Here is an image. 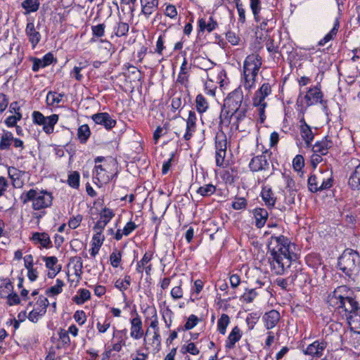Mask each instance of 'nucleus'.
<instances>
[{
	"label": "nucleus",
	"mask_w": 360,
	"mask_h": 360,
	"mask_svg": "<svg viewBox=\"0 0 360 360\" xmlns=\"http://www.w3.org/2000/svg\"><path fill=\"white\" fill-rule=\"evenodd\" d=\"M307 264L312 269L317 270L322 265V258L319 254L311 253L306 256Z\"/></svg>",
	"instance_id": "nucleus-27"
},
{
	"label": "nucleus",
	"mask_w": 360,
	"mask_h": 360,
	"mask_svg": "<svg viewBox=\"0 0 360 360\" xmlns=\"http://www.w3.org/2000/svg\"><path fill=\"white\" fill-rule=\"evenodd\" d=\"M153 255V254L151 252H146L144 254L142 259L137 262L136 270L138 273H143L145 266L150 264V262L152 260Z\"/></svg>",
	"instance_id": "nucleus-33"
},
{
	"label": "nucleus",
	"mask_w": 360,
	"mask_h": 360,
	"mask_svg": "<svg viewBox=\"0 0 360 360\" xmlns=\"http://www.w3.org/2000/svg\"><path fill=\"white\" fill-rule=\"evenodd\" d=\"M253 214L255 219V226L258 229L262 228L268 219V212L264 208L257 207L254 210Z\"/></svg>",
	"instance_id": "nucleus-22"
},
{
	"label": "nucleus",
	"mask_w": 360,
	"mask_h": 360,
	"mask_svg": "<svg viewBox=\"0 0 360 360\" xmlns=\"http://www.w3.org/2000/svg\"><path fill=\"white\" fill-rule=\"evenodd\" d=\"M32 116L34 124L38 125L44 124V122L47 120V117H45L39 111H34Z\"/></svg>",
	"instance_id": "nucleus-56"
},
{
	"label": "nucleus",
	"mask_w": 360,
	"mask_h": 360,
	"mask_svg": "<svg viewBox=\"0 0 360 360\" xmlns=\"http://www.w3.org/2000/svg\"><path fill=\"white\" fill-rule=\"evenodd\" d=\"M327 302L335 311L346 318L349 326L355 321L360 323L359 304L353 297V292L347 286L336 288L328 295Z\"/></svg>",
	"instance_id": "nucleus-1"
},
{
	"label": "nucleus",
	"mask_w": 360,
	"mask_h": 360,
	"mask_svg": "<svg viewBox=\"0 0 360 360\" xmlns=\"http://www.w3.org/2000/svg\"><path fill=\"white\" fill-rule=\"evenodd\" d=\"M244 96L243 92L240 86L236 88L230 92L224 100V104L221 107L220 115H226V116L231 112L243 108Z\"/></svg>",
	"instance_id": "nucleus-5"
},
{
	"label": "nucleus",
	"mask_w": 360,
	"mask_h": 360,
	"mask_svg": "<svg viewBox=\"0 0 360 360\" xmlns=\"http://www.w3.org/2000/svg\"><path fill=\"white\" fill-rule=\"evenodd\" d=\"M2 283L0 285V297L5 298L8 296L9 292L13 291V285L12 283L7 278L1 280Z\"/></svg>",
	"instance_id": "nucleus-40"
},
{
	"label": "nucleus",
	"mask_w": 360,
	"mask_h": 360,
	"mask_svg": "<svg viewBox=\"0 0 360 360\" xmlns=\"http://www.w3.org/2000/svg\"><path fill=\"white\" fill-rule=\"evenodd\" d=\"M304 166V160L303 156L302 155H297L292 160L293 169L297 172H300L302 170Z\"/></svg>",
	"instance_id": "nucleus-49"
},
{
	"label": "nucleus",
	"mask_w": 360,
	"mask_h": 360,
	"mask_svg": "<svg viewBox=\"0 0 360 360\" xmlns=\"http://www.w3.org/2000/svg\"><path fill=\"white\" fill-rule=\"evenodd\" d=\"M271 153L266 150L262 155L252 158L249 163V167L252 172L265 171L269 169V164L267 155L269 157Z\"/></svg>",
	"instance_id": "nucleus-9"
},
{
	"label": "nucleus",
	"mask_w": 360,
	"mask_h": 360,
	"mask_svg": "<svg viewBox=\"0 0 360 360\" xmlns=\"http://www.w3.org/2000/svg\"><path fill=\"white\" fill-rule=\"evenodd\" d=\"M6 298L8 300L7 303L9 306L19 304L20 303V299L18 295L15 292L12 291L11 293H8V296H6Z\"/></svg>",
	"instance_id": "nucleus-62"
},
{
	"label": "nucleus",
	"mask_w": 360,
	"mask_h": 360,
	"mask_svg": "<svg viewBox=\"0 0 360 360\" xmlns=\"http://www.w3.org/2000/svg\"><path fill=\"white\" fill-rule=\"evenodd\" d=\"M323 94L319 85L310 88L304 96L307 105L310 106L323 101Z\"/></svg>",
	"instance_id": "nucleus-13"
},
{
	"label": "nucleus",
	"mask_w": 360,
	"mask_h": 360,
	"mask_svg": "<svg viewBox=\"0 0 360 360\" xmlns=\"http://www.w3.org/2000/svg\"><path fill=\"white\" fill-rule=\"evenodd\" d=\"M234 169H231V171L226 170L224 172L221 177L226 183L233 184L235 181L236 175H234Z\"/></svg>",
	"instance_id": "nucleus-64"
},
{
	"label": "nucleus",
	"mask_w": 360,
	"mask_h": 360,
	"mask_svg": "<svg viewBox=\"0 0 360 360\" xmlns=\"http://www.w3.org/2000/svg\"><path fill=\"white\" fill-rule=\"evenodd\" d=\"M74 260H76V264L74 266L75 274L76 276L80 278L82 274L83 269V263L82 258L80 257H75L71 259L72 262H73Z\"/></svg>",
	"instance_id": "nucleus-54"
},
{
	"label": "nucleus",
	"mask_w": 360,
	"mask_h": 360,
	"mask_svg": "<svg viewBox=\"0 0 360 360\" xmlns=\"http://www.w3.org/2000/svg\"><path fill=\"white\" fill-rule=\"evenodd\" d=\"M321 176H317L316 174H311L308 178L307 185L309 191L311 193H317L320 191V188L319 186V183L321 181L320 180Z\"/></svg>",
	"instance_id": "nucleus-35"
},
{
	"label": "nucleus",
	"mask_w": 360,
	"mask_h": 360,
	"mask_svg": "<svg viewBox=\"0 0 360 360\" xmlns=\"http://www.w3.org/2000/svg\"><path fill=\"white\" fill-rule=\"evenodd\" d=\"M104 171V169L103 168L102 165H96L93 171L94 175H96L94 178H96L98 181H109L110 179H112L114 176H116V174L115 175H112L110 177L107 176L106 178L104 177L103 175H102V172Z\"/></svg>",
	"instance_id": "nucleus-44"
},
{
	"label": "nucleus",
	"mask_w": 360,
	"mask_h": 360,
	"mask_svg": "<svg viewBox=\"0 0 360 360\" xmlns=\"http://www.w3.org/2000/svg\"><path fill=\"white\" fill-rule=\"evenodd\" d=\"M196 120L195 112L193 110H190L188 117L186 120V127L188 128V130H191L195 127Z\"/></svg>",
	"instance_id": "nucleus-60"
},
{
	"label": "nucleus",
	"mask_w": 360,
	"mask_h": 360,
	"mask_svg": "<svg viewBox=\"0 0 360 360\" xmlns=\"http://www.w3.org/2000/svg\"><path fill=\"white\" fill-rule=\"evenodd\" d=\"M93 121L100 125H103L107 130L112 129L117 122L108 112H98L91 116Z\"/></svg>",
	"instance_id": "nucleus-11"
},
{
	"label": "nucleus",
	"mask_w": 360,
	"mask_h": 360,
	"mask_svg": "<svg viewBox=\"0 0 360 360\" xmlns=\"http://www.w3.org/2000/svg\"><path fill=\"white\" fill-rule=\"evenodd\" d=\"M271 94V88L269 83H264L260 88L255 92L253 97V102H257V104L264 102V99Z\"/></svg>",
	"instance_id": "nucleus-19"
},
{
	"label": "nucleus",
	"mask_w": 360,
	"mask_h": 360,
	"mask_svg": "<svg viewBox=\"0 0 360 360\" xmlns=\"http://www.w3.org/2000/svg\"><path fill=\"white\" fill-rule=\"evenodd\" d=\"M199 319L197 316L191 314L184 325V330H188L193 328L198 323Z\"/></svg>",
	"instance_id": "nucleus-59"
},
{
	"label": "nucleus",
	"mask_w": 360,
	"mask_h": 360,
	"mask_svg": "<svg viewBox=\"0 0 360 360\" xmlns=\"http://www.w3.org/2000/svg\"><path fill=\"white\" fill-rule=\"evenodd\" d=\"M333 146V143L328 136H325L321 141H316L312 146L314 153H319L321 155H326L328 150Z\"/></svg>",
	"instance_id": "nucleus-17"
},
{
	"label": "nucleus",
	"mask_w": 360,
	"mask_h": 360,
	"mask_svg": "<svg viewBox=\"0 0 360 360\" xmlns=\"http://www.w3.org/2000/svg\"><path fill=\"white\" fill-rule=\"evenodd\" d=\"M39 6L40 2L39 0H25L21 4V6L25 10L26 14L36 12L39 9Z\"/></svg>",
	"instance_id": "nucleus-32"
},
{
	"label": "nucleus",
	"mask_w": 360,
	"mask_h": 360,
	"mask_svg": "<svg viewBox=\"0 0 360 360\" xmlns=\"http://www.w3.org/2000/svg\"><path fill=\"white\" fill-rule=\"evenodd\" d=\"M294 245L287 237L283 235L279 236H271L267 244V252L269 255H273V252H276V254L278 256L290 257V256L297 255L292 252L291 249V247Z\"/></svg>",
	"instance_id": "nucleus-4"
},
{
	"label": "nucleus",
	"mask_w": 360,
	"mask_h": 360,
	"mask_svg": "<svg viewBox=\"0 0 360 360\" xmlns=\"http://www.w3.org/2000/svg\"><path fill=\"white\" fill-rule=\"evenodd\" d=\"M236 6L238 13V20L239 22L244 23L245 21V11L243 8V5L240 0H235Z\"/></svg>",
	"instance_id": "nucleus-58"
},
{
	"label": "nucleus",
	"mask_w": 360,
	"mask_h": 360,
	"mask_svg": "<svg viewBox=\"0 0 360 360\" xmlns=\"http://www.w3.org/2000/svg\"><path fill=\"white\" fill-rule=\"evenodd\" d=\"M195 103L196 110L200 114L205 112L208 109V103L205 96L200 94L196 96Z\"/></svg>",
	"instance_id": "nucleus-37"
},
{
	"label": "nucleus",
	"mask_w": 360,
	"mask_h": 360,
	"mask_svg": "<svg viewBox=\"0 0 360 360\" xmlns=\"http://www.w3.org/2000/svg\"><path fill=\"white\" fill-rule=\"evenodd\" d=\"M348 185L352 190H360V164L349 176Z\"/></svg>",
	"instance_id": "nucleus-26"
},
{
	"label": "nucleus",
	"mask_w": 360,
	"mask_h": 360,
	"mask_svg": "<svg viewBox=\"0 0 360 360\" xmlns=\"http://www.w3.org/2000/svg\"><path fill=\"white\" fill-rule=\"evenodd\" d=\"M243 76H244V79H245V82H244L245 88L246 89H252L255 84V78L257 76H253L252 75H251V73H249V72H246V74H245L243 72Z\"/></svg>",
	"instance_id": "nucleus-53"
},
{
	"label": "nucleus",
	"mask_w": 360,
	"mask_h": 360,
	"mask_svg": "<svg viewBox=\"0 0 360 360\" xmlns=\"http://www.w3.org/2000/svg\"><path fill=\"white\" fill-rule=\"evenodd\" d=\"M216 191V186L212 184H208L202 186H200L196 191L198 194L202 197H209Z\"/></svg>",
	"instance_id": "nucleus-41"
},
{
	"label": "nucleus",
	"mask_w": 360,
	"mask_h": 360,
	"mask_svg": "<svg viewBox=\"0 0 360 360\" xmlns=\"http://www.w3.org/2000/svg\"><path fill=\"white\" fill-rule=\"evenodd\" d=\"M340 28V22L338 18L335 19L333 27L331 30L325 35V37L321 39L319 42V46H324L326 43L333 39L337 35L338 31Z\"/></svg>",
	"instance_id": "nucleus-30"
},
{
	"label": "nucleus",
	"mask_w": 360,
	"mask_h": 360,
	"mask_svg": "<svg viewBox=\"0 0 360 360\" xmlns=\"http://www.w3.org/2000/svg\"><path fill=\"white\" fill-rule=\"evenodd\" d=\"M104 240V237L101 238V233L97 232L93 236L92 238V248L90 249V255L92 257H96L98 253L100 248L102 246Z\"/></svg>",
	"instance_id": "nucleus-28"
},
{
	"label": "nucleus",
	"mask_w": 360,
	"mask_h": 360,
	"mask_svg": "<svg viewBox=\"0 0 360 360\" xmlns=\"http://www.w3.org/2000/svg\"><path fill=\"white\" fill-rule=\"evenodd\" d=\"M328 172L329 174V176L327 177V179L322 178V176H321L320 178V180L321 181V184L319 186L320 191L329 189L333 186V172L332 171H328Z\"/></svg>",
	"instance_id": "nucleus-45"
},
{
	"label": "nucleus",
	"mask_w": 360,
	"mask_h": 360,
	"mask_svg": "<svg viewBox=\"0 0 360 360\" xmlns=\"http://www.w3.org/2000/svg\"><path fill=\"white\" fill-rule=\"evenodd\" d=\"M131 276L129 275H125L123 280L118 279L115 283V288L120 290L124 292L127 290L131 284Z\"/></svg>",
	"instance_id": "nucleus-43"
},
{
	"label": "nucleus",
	"mask_w": 360,
	"mask_h": 360,
	"mask_svg": "<svg viewBox=\"0 0 360 360\" xmlns=\"http://www.w3.org/2000/svg\"><path fill=\"white\" fill-rule=\"evenodd\" d=\"M253 105L258 107L259 116V121L261 124L264 123L266 120L265 108L267 106V103L266 102H262V103L257 104V102H253Z\"/></svg>",
	"instance_id": "nucleus-51"
},
{
	"label": "nucleus",
	"mask_w": 360,
	"mask_h": 360,
	"mask_svg": "<svg viewBox=\"0 0 360 360\" xmlns=\"http://www.w3.org/2000/svg\"><path fill=\"white\" fill-rule=\"evenodd\" d=\"M273 255H269L268 257L271 269L274 271L277 275L283 274L286 268H288L292 261H295L297 259V255L285 257L278 256L276 254V252H273Z\"/></svg>",
	"instance_id": "nucleus-6"
},
{
	"label": "nucleus",
	"mask_w": 360,
	"mask_h": 360,
	"mask_svg": "<svg viewBox=\"0 0 360 360\" xmlns=\"http://www.w3.org/2000/svg\"><path fill=\"white\" fill-rule=\"evenodd\" d=\"M198 34L200 32H204L205 30H207L208 32H211L214 30L218 24L216 20L211 16L209 18V21L207 23L204 18H200L198 20Z\"/></svg>",
	"instance_id": "nucleus-24"
},
{
	"label": "nucleus",
	"mask_w": 360,
	"mask_h": 360,
	"mask_svg": "<svg viewBox=\"0 0 360 360\" xmlns=\"http://www.w3.org/2000/svg\"><path fill=\"white\" fill-rule=\"evenodd\" d=\"M79 295L73 297L72 300L77 304H82L91 298V293L86 289H79Z\"/></svg>",
	"instance_id": "nucleus-36"
},
{
	"label": "nucleus",
	"mask_w": 360,
	"mask_h": 360,
	"mask_svg": "<svg viewBox=\"0 0 360 360\" xmlns=\"http://www.w3.org/2000/svg\"><path fill=\"white\" fill-rule=\"evenodd\" d=\"M65 96L63 93L49 92L46 99L51 101V104H58L61 102L63 97Z\"/></svg>",
	"instance_id": "nucleus-52"
},
{
	"label": "nucleus",
	"mask_w": 360,
	"mask_h": 360,
	"mask_svg": "<svg viewBox=\"0 0 360 360\" xmlns=\"http://www.w3.org/2000/svg\"><path fill=\"white\" fill-rule=\"evenodd\" d=\"M328 343L324 340H318L309 345L304 350V354L313 357L320 358L323 356Z\"/></svg>",
	"instance_id": "nucleus-10"
},
{
	"label": "nucleus",
	"mask_w": 360,
	"mask_h": 360,
	"mask_svg": "<svg viewBox=\"0 0 360 360\" xmlns=\"http://www.w3.org/2000/svg\"><path fill=\"white\" fill-rule=\"evenodd\" d=\"M115 216V213L111 209L105 207L100 214V219L103 220L107 224Z\"/></svg>",
	"instance_id": "nucleus-50"
},
{
	"label": "nucleus",
	"mask_w": 360,
	"mask_h": 360,
	"mask_svg": "<svg viewBox=\"0 0 360 360\" xmlns=\"http://www.w3.org/2000/svg\"><path fill=\"white\" fill-rule=\"evenodd\" d=\"M129 26L128 23L120 21L117 22L113 29V34L117 37H121L126 36L129 32Z\"/></svg>",
	"instance_id": "nucleus-34"
},
{
	"label": "nucleus",
	"mask_w": 360,
	"mask_h": 360,
	"mask_svg": "<svg viewBox=\"0 0 360 360\" xmlns=\"http://www.w3.org/2000/svg\"><path fill=\"white\" fill-rule=\"evenodd\" d=\"M229 323V316L226 314H221V317L218 319L217 321V330L221 334L225 335L226 332V328Z\"/></svg>",
	"instance_id": "nucleus-39"
},
{
	"label": "nucleus",
	"mask_w": 360,
	"mask_h": 360,
	"mask_svg": "<svg viewBox=\"0 0 360 360\" xmlns=\"http://www.w3.org/2000/svg\"><path fill=\"white\" fill-rule=\"evenodd\" d=\"M31 240L35 243H40L41 247L49 248L52 247L51 240L47 233L34 232L32 233Z\"/></svg>",
	"instance_id": "nucleus-21"
},
{
	"label": "nucleus",
	"mask_w": 360,
	"mask_h": 360,
	"mask_svg": "<svg viewBox=\"0 0 360 360\" xmlns=\"http://www.w3.org/2000/svg\"><path fill=\"white\" fill-rule=\"evenodd\" d=\"M247 200L244 198H236L235 200L232 202V207L234 210H238L245 209L247 207Z\"/></svg>",
	"instance_id": "nucleus-57"
},
{
	"label": "nucleus",
	"mask_w": 360,
	"mask_h": 360,
	"mask_svg": "<svg viewBox=\"0 0 360 360\" xmlns=\"http://www.w3.org/2000/svg\"><path fill=\"white\" fill-rule=\"evenodd\" d=\"M122 261V252L115 249L110 255V264L117 268Z\"/></svg>",
	"instance_id": "nucleus-46"
},
{
	"label": "nucleus",
	"mask_w": 360,
	"mask_h": 360,
	"mask_svg": "<svg viewBox=\"0 0 360 360\" xmlns=\"http://www.w3.org/2000/svg\"><path fill=\"white\" fill-rule=\"evenodd\" d=\"M105 25L104 23H101L97 25L91 26V31L94 37L100 38L105 34Z\"/></svg>",
	"instance_id": "nucleus-48"
},
{
	"label": "nucleus",
	"mask_w": 360,
	"mask_h": 360,
	"mask_svg": "<svg viewBox=\"0 0 360 360\" xmlns=\"http://www.w3.org/2000/svg\"><path fill=\"white\" fill-rule=\"evenodd\" d=\"M261 197L265 205L268 207V208L271 209L274 207L276 198L274 197L273 191L271 188L269 187H263L261 192Z\"/></svg>",
	"instance_id": "nucleus-23"
},
{
	"label": "nucleus",
	"mask_w": 360,
	"mask_h": 360,
	"mask_svg": "<svg viewBox=\"0 0 360 360\" xmlns=\"http://www.w3.org/2000/svg\"><path fill=\"white\" fill-rule=\"evenodd\" d=\"M338 269L348 278L354 281L360 271V255L354 250L347 248L338 259Z\"/></svg>",
	"instance_id": "nucleus-2"
},
{
	"label": "nucleus",
	"mask_w": 360,
	"mask_h": 360,
	"mask_svg": "<svg viewBox=\"0 0 360 360\" xmlns=\"http://www.w3.org/2000/svg\"><path fill=\"white\" fill-rule=\"evenodd\" d=\"M300 134L302 139L304 141L306 146L309 148L311 146V142L314 140V134L311 131V127L307 124L300 125Z\"/></svg>",
	"instance_id": "nucleus-25"
},
{
	"label": "nucleus",
	"mask_w": 360,
	"mask_h": 360,
	"mask_svg": "<svg viewBox=\"0 0 360 360\" xmlns=\"http://www.w3.org/2000/svg\"><path fill=\"white\" fill-rule=\"evenodd\" d=\"M281 318L280 314L278 311L272 309L266 313L262 317L264 321V326L266 329L269 330L276 326Z\"/></svg>",
	"instance_id": "nucleus-16"
},
{
	"label": "nucleus",
	"mask_w": 360,
	"mask_h": 360,
	"mask_svg": "<svg viewBox=\"0 0 360 360\" xmlns=\"http://www.w3.org/2000/svg\"><path fill=\"white\" fill-rule=\"evenodd\" d=\"M80 175L77 171H74L68 174V184L73 188L77 189L79 187Z\"/></svg>",
	"instance_id": "nucleus-42"
},
{
	"label": "nucleus",
	"mask_w": 360,
	"mask_h": 360,
	"mask_svg": "<svg viewBox=\"0 0 360 360\" xmlns=\"http://www.w3.org/2000/svg\"><path fill=\"white\" fill-rule=\"evenodd\" d=\"M262 57L259 54L248 55L243 63V72L257 76L262 66Z\"/></svg>",
	"instance_id": "nucleus-8"
},
{
	"label": "nucleus",
	"mask_w": 360,
	"mask_h": 360,
	"mask_svg": "<svg viewBox=\"0 0 360 360\" xmlns=\"http://www.w3.org/2000/svg\"><path fill=\"white\" fill-rule=\"evenodd\" d=\"M49 300L46 297L40 296L37 302V311L41 312V316H43L46 312L47 307L49 306Z\"/></svg>",
	"instance_id": "nucleus-47"
},
{
	"label": "nucleus",
	"mask_w": 360,
	"mask_h": 360,
	"mask_svg": "<svg viewBox=\"0 0 360 360\" xmlns=\"http://www.w3.org/2000/svg\"><path fill=\"white\" fill-rule=\"evenodd\" d=\"M43 260L46 262V267L51 271H54V266L58 262V259L55 256L44 257Z\"/></svg>",
	"instance_id": "nucleus-63"
},
{
	"label": "nucleus",
	"mask_w": 360,
	"mask_h": 360,
	"mask_svg": "<svg viewBox=\"0 0 360 360\" xmlns=\"http://www.w3.org/2000/svg\"><path fill=\"white\" fill-rule=\"evenodd\" d=\"M141 13H143L146 18L158 8V0H141Z\"/></svg>",
	"instance_id": "nucleus-20"
},
{
	"label": "nucleus",
	"mask_w": 360,
	"mask_h": 360,
	"mask_svg": "<svg viewBox=\"0 0 360 360\" xmlns=\"http://www.w3.org/2000/svg\"><path fill=\"white\" fill-rule=\"evenodd\" d=\"M58 121V115L53 114L47 117V120L44 122L43 126L44 131L47 134H51L53 132L54 126Z\"/></svg>",
	"instance_id": "nucleus-29"
},
{
	"label": "nucleus",
	"mask_w": 360,
	"mask_h": 360,
	"mask_svg": "<svg viewBox=\"0 0 360 360\" xmlns=\"http://www.w3.org/2000/svg\"><path fill=\"white\" fill-rule=\"evenodd\" d=\"M20 198L23 204L32 202V207L34 210H41L51 207L53 199L51 192L38 188H32L23 192Z\"/></svg>",
	"instance_id": "nucleus-3"
},
{
	"label": "nucleus",
	"mask_w": 360,
	"mask_h": 360,
	"mask_svg": "<svg viewBox=\"0 0 360 360\" xmlns=\"http://www.w3.org/2000/svg\"><path fill=\"white\" fill-rule=\"evenodd\" d=\"M242 337V332L238 326H235L229 333L225 343V347L231 349L235 347V345Z\"/></svg>",
	"instance_id": "nucleus-18"
},
{
	"label": "nucleus",
	"mask_w": 360,
	"mask_h": 360,
	"mask_svg": "<svg viewBox=\"0 0 360 360\" xmlns=\"http://www.w3.org/2000/svg\"><path fill=\"white\" fill-rule=\"evenodd\" d=\"M37 28L38 30L39 29V24H38L37 27H35L32 21H29L25 27V34L32 49H34L37 46L41 38V35L39 32L37 30Z\"/></svg>",
	"instance_id": "nucleus-12"
},
{
	"label": "nucleus",
	"mask_w": 360,
	"mask_h": 360,
	"mask_svg": "<svg viewBox=\"0 0 360 360\" xmlns=\"http://www.w3.org/2000/svg\"><path fill=\"white\" fill-rule=\"evenodd\" d=\"M286 189L290 193V195H295L297 191L295 182L290 176H285Z\"/></svg>",
	"instance_id": "nucleus-55"
},
{
	"label": "nucleus",
	"mask_w": 360,
	"mask_h": 360,
	"mask_svg": "<svg viewBox=\"0 0 360 360\" xmlns=\"http://www.w3.org/2000/svg\"><path fill=\"white\" fill-rule=\"evenodd\" d=\"M173 314V311L168 307L163 311L162 316L167 328H169L171 326Z\"/></svg>",
	"instance_id": "nucleus-61"
},
{
	"label": "nucleus",
	"mask_w": 360,
	"mask_h": 360,
	"mask_svg": "<svg viewBox=\"0 0 360 360\" xmlns=\"http://www.w3.org/2000/svg\"><path fill=\"white\" fill-rule=\"evenodd\" d=\"M215 147H216V150L223 152V153H226V137L224 133L217 134L216 136Z\"/></svg>",
	"instance_id": "nucleus-38"
},
{
	"label": "nucleus",
	"mask_w": 360,
	"mask_h": 360,
	"mask_svg": "<svg viewBox=\"0 0 360 360\" xmlns=\"http://www.w3.org/2000/svg\"><path fill=\"white\" fill-rule=\"evenodd\" d=\"M256 7L257 8L255 11V8L253 9L252 8H250L253 13L255 20L257 22H259L261 20H266V22H270V23H272L274 20V14L272 11L269 10H264L262 12H261V1L258 2Z\"/></svg>",
	"instance_id": "nucleus-15"
},
{
	"label": "nucleus",
	"mask_w": 360,
	"mask_h": 360,
	"mask_svg": "<svg viewBox=\"0 0 360 360\" xmlns=\"http://www.w3.org/2000/svg\"><path fill=\"white\" fill-rule=\"evenodd\" d=\"M131 323V333L130 335L135 340H139L142 338L143 335V330L142 327V321L138 312H136V316L130 319Z\"/></svg>",
	"instance_id": "nucleus-14"
},
{
	"label": "nucleus",
	"mask_w": 360,
	"mask_h": 360,
	"mask_svg": "<svg viewBox=\"0 0 360 360\" xmlns=\"http://www.w3.org/2000/svg\"><path fill=\"white\" fill-rule=\"evenodd\" d=\"M248 113V104L244 103L243 108L234 110L226 115H219L220 124L229 126L233 120V125L236 127V129H238L239 124L246 117Z\"/></svg>",
	"instance_id": "nucleus-7"
},
{
	"label": "nucleus",
	"mask_w": 360,
	"mask_h": 360,
	"mask_svg": "<svg viewBox=\"0 0 360 360\" xmlns=\"http://www.w3.org/2000/svg\"><path fill=\"white\" fill-rule=\"evenodd\" d=\"M91 130L88 124H82L77 129V138L79 142L84 144L91 136Z\"/></svg>",
	"instance_id": "nucleus-31"
}]
</instances>
